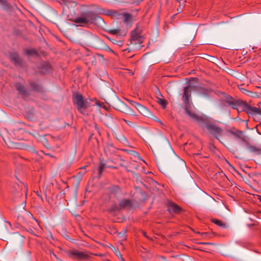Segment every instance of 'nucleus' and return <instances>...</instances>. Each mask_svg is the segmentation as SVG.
<instances>
[{"mask_svg": "<svg viewBox=\"0 0 261 261\" xmlns=\"http://www.w3.org/2000/svg\"><path fill=\"white\" fill-rule=\"evenodd\" d=\"M9 58L11 62L15 66H22V60L17 52H12L9 53Z\"/></svg>", "mask_w": 261, "mask_h": 261, "instance_id": "9", "label": "nucleus"}, {"mask_svg": "<svg viewBox=\"0 0 261 261\" xmlns=\"http://www.w3.org/2000/svg\"><path fill=\"white\" fill-rule=\"evenodd\" d=\"M15 87L18 92V94L23 97H28L30 95V91L26 89L24 86L20 83H16Z\"/></svg>", "mask_w": 261, "mask_h": 261, "instance_id": "13", "label": "nucleus"}, {"mask_svg": "<svg viewBox=\"0 0 261 261\" xmlns=\"http://www.w3.org/2000/svg\"><path fill=\"white\" fill-rule=\"evenodd\" d=\"M128 102L132 105L133 106H134L135 105V103H137V102H135L134 101L131 100H127Z\"/></svg>", "mask_w": 261, "mask_h": 261, "instance_id": "39", "label": "nucleus"}, {"mask_svg": "<svg viewBox=\"0 0 261 261\" xmlns=\"http://www.w3.org/2000/svg\"><path fill=\"white\" fill-rule=\"evenodd\" d=\"M53 255L57 259H58V258L56 256V255L54 253V252H53Z\"/></svg>", "mask_w": 261, "mask_h": 261, "instance_id": "45", "label": "nucleus"}, {"mask_svg": "<svg viewBox=\"0 0 261 261\" xmlns=\"http://www.w3.org/2000/svg\"><path fill=\"white\" fill-rule=\"evenodd\" d=\"M119 210H120L119 208V205H118V206H117V205H116V204H114L112 205L110 207V209H109V211H110V212H115V211H119Z\"/></svg>", "mask_w": 261, "mask_h": 261, "instance_id": "30", "label": "nucleus"}, {"mask_svg": "<svg viewBox=\"0 0 261 261\" xmlns=\"http://www.w3.org/2000/svg\"><path fill=\"white\" fill-rule=\"evenodd\" d=\"M109 261H110V260H109Z\"/></svg>", "mask_w": 261, "mask_h": 261, "instance_id": "51", "label": "nucleus"}, {"mask_svg": "<svg viewBox=\"0 0 261 261\" xmlns=\"http://www.w3.org/2000/svg\"><path fill=\"white\" fill-rule=\"evenodd\" d=\"M105 50L108 51H109L110 53H112L113 54H115L114 51L111 48H110L109 46H107Z\"/></svg>", "mask_w": 261, "mask_h": 261, "instance_id": "37", "label": "nucleus"}, {"mask_svg": "<svg viewBox=\"0 0 261 261\" xmlns=\"http://www.w3.org/2000/svg\"><path fill=\"white\" fill-rule=\"evenodd\" d=\"M201 127L203 128H205L211 135L218 140H219V137L222 135V128L217 125L214 120L207 117L201 125Z\"/></svg>", "mask_w": 261, "mask_h": 261, "instance_id": "1", "label": "nucleus"}, {"mask_svg": "<svg viewBox=\"0 0 261 261\" xmlns=\"http://www.w3.org/2000/svg\"><path fill=\"white\" fill-rule=\"evenodd\" d=\"M41 141L43 144V145L47 148L48 145V141L47 140L44 138V136L41 139Z\"/></svg>", "mask_w": 261, "mask_h": 261, "instance_id": "35", "label": "nucleus"}, {"mask_svg": "<svg viewBox=\"0 0 261 261\" xmlns=\"http://www.w3.org/2000/svg\"><path fill=\"white\" fill-rule=\"evenodd\" d=\"M73 103L76 106L77 110L83 115H87L88 108L90 103L84 100L83 97L81 94H76L73 96Z\"/></svg>", "mask_w": 261, "mask_h": 261, "instance_id": "2", "label": "nucleus"}, {"mask_svg": "<svg viewBox=\"0 0 261 261\" xmlns=\"http://www.w3.org/2000/svg\"><path fill=\"white\" fill-rule=\"evenodd\" d=\"M108 167H109V168H115V167H111V166H108Z\"/></svg>", "mask_w": 261, "mask_h": 261, "instance_id": "48", "label": "nucleus"}, {"mask_svg": "<svg viewBox=\"0 0 261 261\" xmlns=\"http://www.w3.org/2000/svg\"><path fill=\"white\" fill-rule=\"evenodd\" d=\"M133 206V202L129 199H122L119 201V208L121 210L130 209Z\"/></svg>", "mask_w": 261, "mask_h": 261, "instance_id": "11", "label": "nucleus"}, {"mask_svg": "<svg viewBox=\"0 0 261 261\" xmlns=\"http://www.w3.org/2000/svg\"><path fill=\"white\" fill-rule=\"evenodd\" d=\"M122 42L121 41H118V45H122Z\"/></svg>", "mask_w": 261, "mask_h": 261, "instance_id": "43", "label": "nucleus"}, {"mask_svg": "<svg viewBox=\"0 0 261 261\" xmlns=\"http://www.w3.org/2000/svg\"><path fill=\"white\" fill-rule=\"evenodd\" d=\"M74 22L76 23L81 24L89 23L84 14L81 17H76L74 20Z\"/></svg>", "mask_w": 261, "mask_h": 261, "instance_id": "18", "label": "nucleus"}, {"mask_svg": "<svg viewBox=\"0 0 261 261\" xmlns=\"http://www.w3.org/2000/svg\"><path fill=\"white\" fill-rule=\"evenodd\" d=\"M69 258L78 261L88 260L91 257V254L87 251H80L77 249L70 250L66 252Z\"/></svg>", "mask_w": 261, "mask_h": 261, "instance_id": "3", "label": "nucleus"}, {"mask_svg": "<svg viewBox=\"0 0 261 261\" xmlns=\"http://www.w3.org/2000/svg\"><path fill=\"white\" fill-rule=\"evenodd\" d=\"M102 13L109 16H112L115 13L114 11L111 10H103Z\"/></svg>", "mask_w": 261, "mask_h": 261, "instance_id": "27", "label": "nucleus"}, {"mask_svg": "<svg viewBox=\"0 0 261 261\" xmlns=\"http://www.w3.org/2000/svg\"><path fill=\"white\" fill-rule=\"evenodd\" d=\"M71 118V121L69 122L68 123H65L66 125H67L68 126H71L72 124V120H73V115L71 113H69L67 114Z\"/></svg>", "mask_w": 261, "mask_h": 261, "instance_id": "33", "label": "nucleus"}, {"mask_svg": "<svg viewBox=\"0 0 261 261\" xmlns=\"http://www.w3.org/2000/svg\"><path fill=\"white\" fill-rule=\"evenodd\" d=\"M99 161L100 165L98 168V173L99 176H100L102 173L103 172L104 169L106 168L107 166L106 165L105 163L104 162L103 159H100Z\"/></svg>", "mask_w": 261, "mask_h": 261, "instance_id": "20", "label": "nucleus"}, {"mask_svg": "<svg viewBox=\"0 0 261 261\" xmlns=\"http://www.w3.org/2000/svg\"><path fill=\"white\" fill-rule=\"evenodd\" d=\"M258 199H259V201L261 202V196H259Z\"/></svg>", "mask_w": 261, "mask_h": 261, "instance_id": "46", "label": "nucleus"}, {"mask_svg": "<svg viewBox=\"0 0 261 261\" xmlns=\"http://www.w3.org/2000/svg\"><path fill=\"white\" fill-rule=\"evenodd\" d=\"M24 53L25 55L28 56H38L37 51L35 49L33 48L25 49Z\"/></svg>", "mask_w": 261, "mask_h": 261, "instance_id": "23", "label": "nucleus"}, {"mask_svg": "<svg viewBox=\"0 0 261 261\" xmlns=\"http://www.w3.org/2000/svg\"><path fill=\"white\" fill-rule=\"evenodd\" d=\"M143 41V37L142 36L139 37L137 40L134 41V43H130L132 44L140 45Z\"/></svg>", "mask_w": 261, "mask_h": 261, "instance_id": "28", "label": "nucleus"}, {"mask_svg": "<svg viewBox=\"0 0 261 261\" xmlns=\"http://www.w3.org/2000/svg\"><path fill=\"white\" fill-rule=\"evenodd\" d=\"M124 121L125 122V123L129 126L134 127L136 126V124L130 121H128L125 119H124Z\"/></svg>", "mask_w": 261, "mask_h": 261, "instance_id": "32", "label": "nucleus"}, {"mask_svg": "<svg viewBox=\"0 0 261 261\" xmlns=\"http://www.w3.org/2000/svg\"><path fill=\"white\" fill-rule=\"evenodd\" d=\"M191 89L192 85L190 84L184 87L181 99L185 106L190 105V98L191 96Z\"/></svg>", "mask_w": 261, "mask_h": 261, "instance_id": "7", "label": "nucleus"}, {"mask_svg": "<svg viewBox=\"0 0 261 261\" xmlns=\"http://www.w3.org/2000/svg\"><path fill=\"white\" fill-rule=\"evenodd\" d=\"M143 236H145L146 238H148V237L146 236V233L145 232H143Z\"/></svg>", "mask_w": 261, "mask_h": 261, "instance_id": "44", "label": "nucleus"}, {"mask_svg": "<svg viewBox=\"0 0 261 261\" xmlns=\"http://www.w3.org/2000/svg\"><path fill=\"white\" fill-rule=\"evenodd\" d=\"M193 89L197 91L198 94L204 96H208L211 93V90L202 87L193 86Z\"/></svg>", "mask_w": 261, "mask_h": 261, "instance_id": "15", "label": "nucleus"}, {"mask_svg": "<svg viewBox=\"0 0 261 261\" xmlns=\"http://www.w3.org/2000/svg\"><path fill=\"white\" fill-rule=\"evenodd\" d=\"M7 145L9 148L25 149L27 150L30 148L29 144H24L23 143L15 141L14 140H11L9 139L6 142Z\"/></svg>", "mask_w": 261, "mask_h": 261, "instance_id": "8", "label": "nucleus"}, {"mask_svg": "<svg viewBox=\"0 0 261 261\" xmlns=\"http://www.w3.org/2000/svg\"><path fill=\"white\" fill-rule=\"evenodd\" d=\"M119 31V30H118V29H112V30H109L108 32H109V33H110L111 34L116 35V34H117L118 33Z\"/></svg>", "mask_w": 261, "mask_h": 261, "instance_id": "34", "label": "nucleus"}, {"mask_svg": "<svg viewBox=\"0 0 261 261\" xmlns=\"http://www.w3.org/2000/svg\"><path fill=\"white\" fill-rule=\"evenodd\" d=\"M121 259L122 261H124V259H123V258L122 257H121Z\"/></svg>", "mask_w": 261, "mask_h": 261, "instance_id": "49", "label": "nucleus"}, {"mask_svg": "<svg viewBox=\"0 0 261 261\" xmlns=\"http://www.w3.org/2000/svg\"><path fill=\"white\" fill-rule=\"evenodd\" d=\"M63 1V10H65L66 7H68V6H67V4L65 2V1Z\"/></svg>", "mask_w": 261, "mask_h": 261, "instance_id": "38", "label": "nucleus"}, {"mask_svg": "<svg viewBox=\"0 0 261 261\" xmlns=\"http://www.w3.org/2000/svg\"><path fill=\"white\" fill-rule=\"evenodd\" d=\"M30 85L33 90L37 92L41 91L42 88L39 84L34 82H30Z\"/></svg>", "mask_w": 261, "mask_h": 261, "instance_id": "22", "label": "nucleus"}, {"mask_svg": "<svg viewBox=\"0 0 261 261\" xmlns=\"http://www.w3.org/2000/svg\"><path fill=\"white\" fill-rule=\"evenodd\" d=\"M141 36L138 33L137 30H134L131 32L130 41V43H134V41L138 39Z\"/></svg>", "mask_w": 261, "mask_h": 261, "instance_id": "19", "label": "nucleus"}, {"mask_svg": "<svg viewBox=\"0 0 261 261\" xmlns=\"http://www.w3.org/2000/svg\"><path fill=\"white\" fill-rule=\"evenodd\" d=\"M49 156L54 157L53 156H52V155H49Z\"/></svg>", "mask_w": 261, "mask_h": 261, "instance_id": "50", "label": "nucleus"}, {"mask_svg": "<svg viewBox=\"0 0 261 261\" xmlns=\"http://www.w3.org/2000/svg\"><path fill=\"white\" fill-rule=\"evenodd\" d=\"M115 147L113 146L112 144H107V146L105 147L104 148V150H105V152L106 153H112V152H114L115 151Z\"/></svg>", "mask_w": 261, "mask_h": 261, "instance_id": "24", "label": "nucleus"}, {"mask_svg": "<svg viewBox=\"0 0 261 261\" xmlns=\"http://www.w3.org/2000/svg\"><path fill=\"white\" fill-rule=\"evenodd\" d=\"M212 222L214 223L217 226H220V227L225 228L227 227V226L225 223H223L222 221L216 219H211Z\"/></svg>", "mask_w": 261, "mask_h": 261, "instance_id": "21", "label": "nucleus"}, {"mask_svg": "<svg viewBox=\"0 0 261 261\" xmlns=\"http://www.w3.org/2000/svg\"><path fill=\"white\" fill-rule=\"evenodd\" d=\"M124 21H128L132 17L131 14L128 13H124L123 15Z\"/></svg>", "mask_w": 261, "mask_h": 261, "instance_id": "29", "label": "nucleus"}, {"mask_svg": "<svg viewBox=\"0 0 261 261\" xmlns=\"http://www.w3.org/2000/svg\"><path fill=\"white\" fill-rule=\"evenodd\" d=\"M45 196H46V200H47V195H46V192L45 193Z\"/></svg>", "mask_w": 261, "mask_h": 261, "instance_id": "47", "label": "nucleus"}, {"mask_svg": "<svg viewBox=\"0 0 261 261\" xmlns=\"http://www.w3.org/2000/svg\"><path fill=\"white\" fill-rule=\"evenodd\" d=\"M199 244H210V243H206V242H200V243H199Z\"/></svg>", "mask_w": 261, "mask_h": 261, "instance_id": "42", "label": "nucleus"}, {"mask_svg": "<svg viewBox=\"0 0 261 261\" xmlns=\"http://www.w3.org/2000/svg\"><path fill=\"white\" fill-rule=\"evenodd\" d=\"M158 103L162 106L164 108H165L167 105L166 101L162 98H158Z\"/></svg>", "mask_w": 261, "mask_h": 261, "instance_id": "31", "label": "nucleus"}, {"mask_svg": "<svg viewBox=\"0 0 261 261\" xmlns=\"http://www.w3.org/2000/svg\"><path fill=\"white\" fill-rule=\"evenodd\" d=\"M168 211L170 213L179 214L182 211V208L177 204L173 202L169 201L167 204Z\"/></svg>", "mask_w": 261, "mask_h": 261, "instance_id": "12", "label": "nucleus"}, {"mask_svg": "<svg viewBox=\"0 0 261 261\" xmlns=\"http://www.w3.org/2000/svg\"><path fill=\"white\" fill-rule=\"evenodd\" d=\"M191 105L189 106H185V111L186 114L190 117V118L194 121H196L200 125H202L207 116L205 115H199L193 112L190 110Z\"/></svg>", "mask_w": 261, "mask_h": 261, "instance_id": "5", "label": "nucleus"}, {"mask_svg": "<svg viewBox=\"0 0 261 261\" xmlns=\"http://www.w3.org/2000/svg\"><path fill=\"white\" fill-rule=\"evenodd\" d=\"M246 147H247V148L251 152H255L257 154L261 153V148H258L255 146L252 145L248 142L246 143Z\"/></svg>", "mask_w": 261, "mask_h": 261, "instance_id": "16", "label": "nucleus"}, {"mask_svg": "<svg viewBox=\"0 0 261 261\" xmlns=\"http://www.w3.org/2000/svg\"><path fill=\"white\" fill-rule=\"evenodd\" d=\"M109 191L114 196L116 197L121 192V189L118 186H113L109 188Z\"/></svg>", "mask_w": 261, "mask_h": 261, "instance_id": "17", "label": "nucleus"}, {"mask_svg": "<svg viewBox=\"0 0 261 261\" xmlns=\"http://www.w3.org/2000/svg\"><path fill=\"white\" fill-rule=\"evenodd\" d=\"M28 216L31 218L32 220H33L36 224H37V221L33 217V215L31 214H29Z\"/></svg>", "mask_w": 261, "mask_h": 261, "instance_id": "36", "label": "nucleus"}, {"mask_svg": "<svg viewBox=\"0 0 261 261\" xmlns=\"http://www.w3.org/2000/svg\"><path fill=\"white\" fill-rule=\"evenodd\" d=\"M196 233H198V234H201L202 236L203 235H206V233H200V232L198 231V232H196Z\"/></svg>", "mask_w": 261, "mask_h": 261, "instance_id": "41", "label": "nucleus"}, {"mask_svg": "<svg viewBox=\"0 0 261 261\" xmlns=\"http://www.w3.org/2000/svg\"><path fill=\"white\" fill-rule=\"evenodd\" d=\"M230 133L239 138H240L243 135V132L240 130H236L235 131L231 130Z\"/></svg>", "mask_w": 261, "mask_h": 261, "instance_id": "26", "label": "nucleus"}, {"mask_svg": "<svg viewBox=\"0 0 261 261\" xmlns=\"http://www.w3.org/2000/svg\"><path fill=\"white\" fill-rule=\"evenodd\" d=\"M142 105L137 102L135 103V105L134 106L135 108L137 109V110L139 108V106H141Z\"/></svg>", "mask_w": 261, "mask_h": 261, "instance_id": "40", "label": "nucleus"}, {"mask_svg": "<svg viewBox=\"0 0 261 261\" xmlns=\"http://www.w3.org/2000/svg\"><path fill=\"white\" fill-rule=\"evenodd\" d=\"M88 23H94L101 18L93 12L88 11L84 14Z\"/></svg>", "mask_w": 261, "mask_h": 261, "instance_id": "10", "label": "nucleus"}, {"mask_svg": "<svg viewBox=\"0 0 261 261\" xmlns=\"http://www.w3.org/2000/svg\"><path fill=\"white\" fill-rule=\"evenodd\" d=\"M137 110L141 114L144 116L146 115L148 112V109L143 105L139 106Z\"/></svg>", "mask_w": 261, "mask_h": 261, "instance_id": "25", "label": "nucleus"}, {"mask_svg": "<svg viewBox=\"0 0 261 261\" xmlns=\"http://www.w3.org/2000/svg\"><path fill=\"white\" fill-rule=\"evenodd\" d=\"M25 133V131L22 128L15 129L13 131L12 137L16 141H20L23 139V135Z\"/></svg>", "mask_w": 261, "mask_h": 261, "instance_id": "14", "label": "nucleus"}, {"mask_svg": "<svg viewBox=\"0 0 261 261\" xmlns=\"http://www.w3.org/2000/svg\"><path fill=\"white\" fill-rule=\"evenodd\" d=\"M242 108V111L245 112L249 117L256 115H261V109L260 108L252 107L245 101H244Z\"/></svg>", "mask_w": 261, "mask_h": 261, "instance_id": "6", "label": "nucleus"}, {"mask_svg": "<svg viewBox=\"0 0 261 261\" xmlns=\"http://www.w3.org/2000/svg\"><path fill=\"white\" fill-rule=\"evenodd\" d=\"M224 101L227 104L228 106L231 107L234 110H237L238 113H240V111L238 109V107H242L244 102V101L240 98H234L229 95H227L225 96Z\"/></svg>", "mask_w": 261, "mask_h": 261, "instance_id": "4", "label": "nucleus"}]
</instances>
